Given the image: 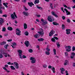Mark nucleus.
<instances>
[{
    "label": "nucleus",
    "instance_id": "nucleus-1",
    "mask_svg": "<svg viewBox=\"0 0 75 75\" xmlns=\"http://www.w3.org/2000/svg\"><path fill=\"white\" fill-rule=\"evenodd\" d=\"M40 30H41V31L38 32V33L39 34V35H40V37H43V36H44V31L41 28H40Z\"/></svg>",
    "mask_w": 75,
    "mask_h": 75
},
{
    "label": "nucleus",
    "instance_id": "nucleus-2",
    "mask_svg": "<svg viewBox=\"0 0 75 75\" xmlns=\"http://www.w3.org/2000/svg\"><path fill=\"white\" fill-rule=\"evenodd\" d=\"M30 60H32L31 61V63L32 64H35L36 62V60L35 59V58L33 57H30Z\"/></svg>",
    "mask_w": 75,
    "mask_h": 75
},
{
    "label": "nucleus",
    "instance_id": "nucleus-3",
    "mask_svg": "<svg viewBox=\"0 0 75 75\" xmlns=\"http://www.w3.org/2000/svg\"><path fill=\"white\" fill-rule=\"evenodd\" d=\"M65 48H66V51L67 52H69V51H71V46H66L65 47Z\"/></svg>",
    "mask_w": 75,
    "mask_h": 75
},
{
    "label": "nucleus",
    "instance_id": "nucleus-4",
    "mask_svg": "<svg viewBox=\"0 0 75 75\" xmlns=\"http://www.w3.org/2000/svg\"><path fill=\"white\" fill-rule=\"evenodd\" d=\"M16 30V35H21V31L20 30V29L17 28Z\"/></svg>",
    "mask_w": 75,
    "mask_h": 75
},
{
    "label": "nucleus",
    "instance_id": "nucleus-5",
    "mask_svg": "<svg viewBox=\"0 0 75 75\" xmlns=\"http://www.w3.org/2000/svg\"><path fill=\"white\" fill-rule=\"evenodd\" d=\"M41 21L42 23V25H45L47 24V22L43 19V18L41 19Z\"/></svg>",
    "mask_w": 75,
    "mask_h": 75
},
{
    "label": "nucleus",
    "instance_id": "nucleus-6",
    "mask_svg": "<svg viewBox=\"0 0 75 75\" xmlns=\"http://www.w3.org/2000/svg\"><path fill=\"white\" fill-rule=\"evenodd\" d=\"M18 52H19V56L20 57V58L21 59H23V57H22V51L21 50H18Z\"/></svg>",
    "mask_w": 75,
    "mask_h": 75
},
{
    "label": "nucleus",
    "instance_id": "nucleus-7",
    "mask_svg": "<svg viewBox=\"0 0 75 75\" xmlns=\"http://www.w3.org/2000/svg\"><path fill=\"white\" fill-rule=\"evenodd\" d=\"M48 21L50 22H52V21H54V19L53 18L52 19L51 16H48Z\"/></svg>",
    "mask_w": 75,
    "mask_h": 75
},
{
    "label": "nucleus",
    "instance_id": "nucleus-8",
    "mask_svg": "<svg viewBox=\"0 0 75 75\" xmlns=\"http://www.w3.org/2000/svg\"><path fill=\"white\" fill-rule=\"evenodd\" d=\"M25 44L27 47H28L30 45L29 41L27 40H26L25 42Z\"/></svg>",
    "mask_w": 75,
    "mask_h": 75
},
{
    "label": "nucleus",
    "instance_id": "nucleus-9",
    "mask_svg": "<svg viewBox=\"0 0 75 75\" xmlns=\"http://www.w3.org/2000/svg\"><path fill=\"white\" fill-rule=\"evenodd\" d=\"M0 51L1 53H0V54H4V55L5 57H7V53H6L4 52H3V51H2V50H0Z\"/></svg>",
    "mask_w": 75,
    "mask_h": 75
},
{
    "label": "nucleus",
    "instance_id": "nucleus-10",
    "mask_svg": "<svg viewBox=\"0 0 75 75\" xmlns=\"http://www.w3.org/2000/svg\"><path fill=\"white\" fill-rule=\"evenodd\" d=\"M14 64H15V67L16 68V69H18L19 68V65H18V64L16 62H14Z\"/></svg>",
    "mask_w": 75,
    "mask_h": 75
},
{
    "label": "nucleus",
    "instance_id": "nucleus-11",
    "mask_svg": "<svg viewBox=\"0 0 75 75\" xmlns=\"http://www.w3.org/2000/svg\"><path fill=\"white\" fill-rule=\"evenodd\" d=\"M55 39L56 40H59V39H58V38H57L56 37H53V38H52V41L53 42H55V41H56L55 40Z\"/></svg>",
    "mask_w": 75,
    "mask_h": 75
},
{
    "label": "nucleus",
    "instance_id": "nucleus-12",
    "mask_svg": "<svg viewBox=\"0 0 75 75\" xmlns=\"http://www.w3.org/2000/svg\"><path fill=\"white\" fill-rule=\"evenodd\" d=\"M55 33V31L53 30H52L49 34V36L50 37H51L53 35V34Z\"/></svg>",
    "mask_w": 75,
    "mask_h": 75
},
{
    "label": "nucleus",
    "instance_id": "nucleus-13",
    "mask_svg": "<svg viewBox=\"0 0 75 75\" xmlns=\"http://www.w3.org/2000/svg\"><path fill=\"white\" fill-rule=\"evenodd\" d=\"M64 11H66V13H67L66 14L67 15H70V14H71V13L69 12L68 11V10L66 9V8H64Z\"/></svg>",
    "mask_w": 75,
    "mask_h": 75
},
{
    "label": "nucleus",
    "instance_id": "nucleus-14",
    "mask_svg": "<svg viewBox=\"0 0 75 75\" xmlns=\"http://www.w3.org/2000/svg\"><path fill=\"white\" fill-rule=\"evenodd\" d=\"M75 56V53L74 52H72L71 53V55L70 56V58L71 59H73Z\"/></svg>",
    "mask_w": 75,
    "mask_h": 75
},
{
    "label": "nucleus",
    "instance_id": "nucleus-15",
    "mask_svg": "<svg viewBox=\"0 0 75 75\" xmlns=\"http://www.w3.org/2000/svg\"><path fill=\"white\" fill-rule=\"evenodd\" d=\"M51 14L53 16H55V17L58 18V16L57 15V14H56V13H55V12L52 11L51 12Z\"/></svg>",
    "mask_w": 75,
    "mask_h": 75
},
{
    "label": "nucleus",
    "instance_id": "nucleus-16",
    "mask_svg": "<svg viewBox=\"0 0 75 75\" xmlns=\"http://www.w3.org/2000/svg\"><path fill=\"white\" fill-rule=\"evenodd\" d=\"M66 34H69L71 33V30L70 29H67L66 30Z\"/></svg>",
    "mask_w": 75,
    "mask_h": 75
},
{
    "label": "nucleus",
    "instance_id": "nucleus-17",
    "mask_svg": "<svg viewBox=\"0 0 75 75\" xmlns=\"http://www.w3.org/2000/svg\"><path fill=\"white\" fill-rule=\"evenodd\" d=\"M23 14L26 16H28V13L27 12L24 11L23 12Z\"/></svg>",
    "mask_w": 75,
    "mask_h": 75
},
{
    "label": "nucleus",
    "instance_id": "nucleus-18",
    "mask_svg": "<svg viewBox=\"0 0 75 75\" xmlns=\"http://www.w3.org/2000/svg\"><path fill=\"white\" fill-rule=\"evenodd\" d=\"M40 3V1L39 0H35V2H34V4H38Z\"/></svg>",
    "mask_w": 75,
    "mask_h": 75
},
{
    "label": "nucleus",
    "instance_id": "nucleus-19",
    "mask_svg": "<svg viewBox=\"0 0 75 75\" xmlns=\"http://www.w3.org/2000/svg\"><path fill=\"white\" fill-rule=\"evenodd\" d=\"M28 5H29V6H30V7H32V6H34V4H33V3L32 2H29L28 3Z\"/></svg>",
    "mask_w": 75,
    "mask_h": 75
},
{
    "label": "nucleus",
    "instance_id": "nucleus-20",
    "mask_svg": "<svg viewBox=\"0 0 75 75\" xmlns=\"http://www.w3.org/2000/svg\"><path fill=\"white\" fill-rule=\"evenodd\" d=\"M1 8H2V5L1 4H0V13H3V11L1 9Z\"/></svg>",
    "mask_w": 75,
    "mask_h": 75
},
{
    "label": "nucleus",
    "instance_id": "nucleus-21",
    "mask_svg": "<svg viewBox=\"0 0 75 75\" xmlns=\"http://www.w3.org/2000/svg\"><path fill=\"white\" fill-rule=\"evenodd\" d=\"M38 41H43L44 40V39L42 38H40L38 39Z\"/></svg>",
    "mask_w": 75,
    "mask_h": 75
},
{
    "label": "nucleus",
    "instance_id": "nucleus-22",
    "mask_svg": "<svg viewBox=\"0 0 75 75\" xmlns=\"http://www.w3.org/2000/svg\"><path fill=\"white\" fill-rule=\"evenodd\" d=\"M24 29H27V25L25 23H24L23 24Z\"/></svg>",
    "mask_w": 75,
    "mask_h": 75
},
{
    "label": "nucleus",
    "instance_id": "nucleus-23",
    "mask_svg": "<svg viewBox=\"0 0 75 75\" xmlns=\"http://www.w3.org/2000/svg\"><path fill=\"white\" fill-rule=\"evenodd\" d=\"M8 30L9 31H12L13 30V28L11 27H8Z\"/></svg>",
    "mask_w": 75,
    "mask_h": 75
},
{
    "label": "nucleus",
    "instance_id": "nucleus-24",
    "mask_svg": "<svg viewBox=\"0 0 75 75\" xmlns=\"http://www.w3.org/2000/svg\"><path fill=\"white\" fill-rule=\"evenodd\" d=\"M3 4L4 5V6H5L6 7V8H8V6H7V5L8 4V3H6H6H4Z\"/></svg>",
    "mask_w": 75,
    "mask_h": 75
},
{
    "label": "nucleus",
    "instance_id": "nucleus-25",
    "mask_svg": "<svg viewBox=\"0 0 75 75\" xmlns=\"http://www.w3.org/2000/svg\"><path fill=\"white\" fill-rule=\"evenodd\" d=\"M4 22V20L2 18H0V24H2Z\"/></svg>",
    "mask_w": 75,
    "mask_h": 75
},
{
    "label": "nucleus",
    "instance_id": "nucleus-26",
    "mask_svg": "<svg viewBox=\"0 0 75 75\" xmlns=\"http://www.w3.org/2000/svg\"><path fill=\"white\" fill-rule=\"evenodd\" d=\"M6 44V42H1L0 45H5Z\"/></svg>",
    "mask_w": 75,
    "mask_h": 75
},
{
    "label": "nucleus",
    "instance_id": "nucleus-27",
    "mask_svg": "<svg viewBox=\"0 0 75 75\" xmlns=\"http://www.w3.org/2000/svg\"><path fill=\"white\" fill-rule=\"evenodd\" d=\"M56 44L57 45L58 48H59L60 47V45L59 44V42H57Z\"/></svg>",
    "mask_w": 75,
    "mask_h": 75
},
{
    "label": "nucleus",
    "instance_id": "nucleus-28",
    "mask_svg": "<svg viewBox=\"0 0 75 75\" xmlns=\"http://www.w3.org/2000/svg\"><path fill=\"white\" fill-rule=\"evenodd\" d=\"M68 63V61L67 60H65V63L64 64V65H67V64Z\"/></svg>",
    "mask_w": 75,
    "mask_h": 75
},
{
    "label": "nucleus",
    "instance_id": "nucleus-29",
    "mask_svg": "<svg viewBox=\"0 0 75 75\" xmlns=\"http://www.w3.org/2000/svg\"><path fill=\"white\" fill-rule=\"evenodd\" d=\"M3 68L4 70H5V71H6V72H9L10 71L8 70L7 69L6 67H4Z\"/></svg>",
    "mask_w": 75,
    "mask_h": 75
},
{
    "label": "nucleus",
    "instance_id": "nucleus-30",
    "mask_svg": "<svg viewBox=\"0 0 75 75\" xmlns=\"http://www.w3.org/2000/svg\"><path fill=\"white\" fill-rule=\"evenodd\" d=\"M14 16L15 15L13 14H12L11 15V18H13V19H15V17H14Z\"/></svg>",
    "mask_w": 75,
    "mask_h": 75
},
{
    "label": "nucleus",
    "instance_id": "nucleus-31",
    "mask_svg": "<svg viewBox=\"0 0 75 75\" xmlns=\"http://www.w3.org/2000/svg\"><path fill=\"white\" fill-rule=\"evenodd\" d=\"M45 54L46 55H49L50 54V53L49 51H45Z\"/></svg>",
    "mask_w": 75,
    "mask_h": 75
},
{
    "label": "nucleus",
    "instance_id": "nucleus-32",
    "mask_svg": "<svg viewBox=\"0 0 75 75\" xmlns=\"http://www.w3.org/2000/svg\"><path fill=\"white\" fill-rule=\"evenodd\" d=\"M53 25H58L59 24L58 23H57L56 22H53Z\"/></svg>",
    "mask_w": 75,
    "mask_h": 75
},
{
    "label": "nucleus",
    "instance_id": "nucleus-33",
    "mask_svg": "<svg viewBox=\"0 0 75 75\" xmlns=\"http://www.w3.org/2000/svg\"><path fill=\"white\" fill-rule=\"evenodd\" d=\"M8 47V45L6 44L4 46V48L6 49H7V47Z\"/></svg>",
    "mask_w": 75,
    "mask_h": 75
},
{
    "label": "nucleus",
    "instance_id": "nucleus-34",
    "mask_svg": "<svg viewBox=\"0 0 75 75\" xmlns=\"http://www.w3.org/2000/svg\"><path fill=\"white\" fill-rule=\"evenodd\" d=\"M38 34H36L34 36V37L35 38H38Z\"/></svg>",
    "mask_w": 75,
    "mask_h": 75
},
{
    "label": "nucleus",
    "instance_id": "nucleus-35",
    "mask_svg": "<svg viewBox=\"0 0 75 75\" xmlns=\"http://www.w3.org/2000/svg\"><path fill=\"white\" fill-rule=\"evenodd\" d=\"M60 69L61 70V71H62L63 72H64V71H65V69H64V68H60Z\"/></svg>",
    "mask_w": 75,
    "mask_h": 75
},
{
    "label": "nucleus",
    "instance_id": "nucleus-36",
    "mask_svg": "<svg viewBox=\"0 0 75 75\" xmlns=\"http://www.w3.org/2000/svg\"><path fill=\"white\" fill-rule=\"evenodd\" d=\"M52 69L53 71V73H55V68L54 67H52Z\"/></svg>",
    "mask_w": 75,
    "mask_h": 75
},
{
    "label": "nucleus",
    "instance_id": "nucleus-37",
    "mask_svg": "<svg viewBox=\"0 0 75 75\" xmlns=\"http://www.w3.org/2000/svg\"><path fill=\"white\" fill-rule=\"evenodd\" d=\"M50 8H51L52 9H54V8L52 7V3H50Z\"/></svg>",
    "mask_w": 75,
    "mask_h": 75
},
{
    "label": "nucleus",
    "instance_id": "nucleus-38",
    "mask_svg": "<svg viewBox=\"0 0 75 75\" xmlns=\"http://www.w3.org/2000/svg\"><path fill=\"white\" fill-rule=\"evenodd\" d=\"M11 69H13V70H15L16 69L13 67V66H11Z\"/></svg>",
    "mask_w": 75,
    "mask_h": 75
},
{
    "label": "nucleus",
    "instance_id": "nucleus-39",
    "mask_svg": "<svg viewBox=\"0 0 75 75\" xmlns=\"http://www.w3.org/2000/svg\"><path fill=\"white\" fill-rule=\"evenodd\" d=\"M36 7H37V8L40 9V10H42V7H38V6H36Z\"/></svg>",
    "mask_w": 75,
    "mask_h": 75
},
{
    "label": "nucleus",
    "instance_id": "nucleus-40",
    "mask_svg": "<svg viewBox=\"0 0 75 75\" xmlns=\"http://www.w3.org/2000/svg\"><path fill=\"white\" fill-rule=\"evenodd\" d=\"M25 35H28V32L27 31H26L25 33Z\"/></svg>",
    "mask_w": 75,
    "mask_h": 75
},
{
    "label": "nucleus",
    "instance_id": "nucleus-41",
    "mask_svg": "<svg viewBox=\"0 0 75 75\" xmlns=\"http://www.w3.org/2000/svg\"><path fill=\"white\" fill-rule=\"evenodd\" d=\"M6 28L5 27L3 28H2V31L3 32L6 31Z\"/></svg>",
    "mask_w": 75,
    "mask_h": 75
},
{
    "label": "nucleus",
    "instance_id": "nucleus-42",
    "mask_svg": "<svg viewBox=\"0 0 75 75\" xmlns=\"http://www.w3.org/2000/svg\"><path fill=\"white\" fill-rule=\"evenodd\" d=\"M53 51L54 55H56V50H55V49H54Z\"/></svg>",
    "mask_w": 75,
    "mask_h": 75
},
{
    "label": "nucleus",
    "instance_id": "nucleus-43",
    "mask_svg": "<svg viewBox=\"0 0 75 75\" xmlns=\"http://www.w3.org/2000/svg\"><path fill=\"white\" fill-rule=\"evenodd\" d=\"M3 58V55L1 53H0V58Z\"/></svg>",
    "mask_w": 75,
    "mask_h": 75
},
{
    "label": "nucleus",
    "instance_id": "nucleus-44",
    "mask_svg": "<svg viewBox=\"0 0 75 75\" xmlns=\"http://www.w3.org/2000/svg\"><path fill=\"white\" fill-rule=\"evenodd\" d=\"M33 49H30L29 50V52H30V53H32V52H33Z\"/></svg>",
    "mask_w": 75,
    "mask_h": 75
},
{
    "label": "nucleus",
    "instance_id": "nucleus-45",
    "mask_svg": "<svg viewBox=\"0 0 75 75\" xmlns=\"http://www.w3.org/2000/svg\"><path fill=\"white\" fill-rule=\"evenodd\" d=\"M72 50L73 51H74L75 50V46H73L72 47Z\"/></svg>",
    "mask_w": 75,
    "mask_h": 75
},
{
    "label": "nucleus",
    "instance_id": "nucleus-46",
    "mask_svg": "<svg viewBox=\"0 0 75 75\" xmlns=\"http://www.w3.org/2000/svg\"><path fill=\"white\" fill-rule=\"evenodd\" d=\"M67 21V23H70V22H71V20H70V19H68Z\"/></svg>",
    "mask_w": 75,
    "mask_h": 75
},
{
    "label": "nucleus",
    "instance_id": "nucleus-47",
    "mask_svg": "<svg viewBox=\"0 0 75 75\" xmlns=\"http://www.w3.org/2000/svg\"><path fill=\"white\" fill-rule=\"evenodd\" d=\"M61 8V10L63 12V13H65V11H64V8L62 7Z\"/></svg>",
    "mask_w": 75,
    "mask_h": 75
},
{
    "label": "nucleus",
    "instance_id": "nucleus-48",
    "mask_svg": "<svg viewBox=\"0 0 75 75\" xmlns=\"http://www.w3.org/2000/svg\"><path fill=\"white\" fill-rule=\"evenodd\" d=\"M12 44L13 46H17V44H16V43L14 42L12 43Z\"/></svg>",
    "mask_w": 75,
    "mask_h": 75
},
{
    "label": "nucleus",
    "instance_id": "nucleus-49",
    "mask_svg": "<svg viewBox=\"0 0 75 75\" xmlns=\"http://www.w3.org/2000/svg\"><path fill=\"white\" fill-rule=\"evenodd\" d=\"M24 8L25 11H27V10H28V9L25 6H24Z\"/></svg>",
    "mask_w": 75,
    "mask_h": 75
},
{
    "label": "nucleus",
    "instance_id": "nucleus-50",
    "mask_svg": "<svg viewBox=\"0 0 75 75\" xmlns=\"http://www.w3.org/2000/svg\"><path fill=\"white\" fill-rule=\"evenodd\" d=\"M43 67H44V68H47V65L46 64H45L43 66Z\"/></svg>",
    "mask_w": 75,
    "mask_h": 75
},
{
    "label": "nucleus",
    "instance_id": "nucleus-51",
    "mask_svg": "<svg viewBox=\"0 0 75 75\" xmlns=\"http://www.w3.org/2000/svg\"><path fill=\"white\" fill-rule=\"evenodd\" d=\"M7 15L6 14H5L4 15L2 16V17H7Z\"/></svg>",
    "mask_w": 75,
    "mask_h": 75
},
{
    "label": "nucleus",
    "instance_id": "nucleus-52",
    "mask_svg": "<svg viewBox=\"0 0 75 75\" xmlns=\"http://www.w3.org/2000/svg\"><path fill=\"white\" fill-rule=\"evenodd\" d=\"M22 57L23 58H27V57L24 55H23Z\"/></svg>",
    "mask_w": 75,
    "mask_h": 75
},
{
    "label": "nucleus",
    "instance_id": "nucleus-53",
    "mask_svg": "<svg viewBox=\"0 0 75 75\" xmlns=\"http://www.w3.org/2000/svg\"><path fill=\"white\" fill-rule=\"evenodd\" d=\"M48 68L49 69H50L52 68V66H51V65H49Z\"/></svg>",
    "mask_w": 75,
    "mask_h": 75
},
{
    "label": "nucleus",
    "instance_id": "nucleus-54",
    "mask_svg": "<svg viewBox=\"0 0 75 75\" xmlns=\"http://www.w3.org/2000/svg\"><path fill=\"white\" fill-rule=\"evenodd\" d=\"M47 51H50V49H49L48 48H46Z\"/></svg>",
    "mask_w": 75,
    "mask_h": 75
},
{
    "label": "nucleus",
    "instance_id": "nucleus-55",
    "mask_svg": "<svg viewBox=\"0 0 75 75\" xmlns=\"http://www.w3.org/2000/svg\"><path fill=\"white\" fill-rule=\"evenodd\" d=\"M8 42H11V41H12V39H9V40H7Z\"/></svg>",
    "mask_w": 75,
    "mask_h": 75
},
{
    "label": "nucleus",
    "instance_id": "nucleus-56",
    "mask_svg": "<svg viewBox=\"0 0 75 75\" xmlns=\"http://www.w3.org/2000/svg\"><path fill=\"white\" fill-rule=\"evenodd\" d=\"M64 54H65V56H68V53H67V52H65L64 53Z\"/></svg>",
    "mask_w": 75,
    "mask_h": 75
},
{
    "label": "nucleus",
    "instance_id": "nucleus-57",
    "mask_svg": "<svg viewBox=\"0 0 75 75\" xmlns=\"http://www.w3.org/2000/svg\"><path fill=\"white\" fill-rule=\"evenodd\" d=\"M62 18L63 20H65V17L64 16H62Z\"/></svg>",
    "mask_w": 75,
    "mask_h": 75
},
{
    "label": "nucleus",
    "instance_id": "nucleus-58",
    "mask_svg": "<svg viewBox=\"0 0 75 75\" xmlns=\"http://www.w3.org/2000/svg\"><path fill=\"white\" fill-rule=\"evenodd\" d=\"M66 75H69V74H68V73L67 71H66Z\"/></svg>",
    "mask_w": 75,
    "mask_h": 75
},
{
    "label": "nucleus",
    "instance_id": "nucleus-59",
    "mask_svg": "<svg viewBox=\"0 0 75 75\" xmlns=\"http://www.w3.org/2000/svg\"><path fill=\"white\" fill-rule=\"evenodd\" d=\"M64 7H65L66 8H67L68 7V6H67L65 5H64Z\"/></svg>",
    "mask_w": 75,
    "mask_h": 75
},
{
    "label": "nucleus",
    "instance_id": "nucleus-60",
    "mask_svg": "<svg viewBox=\"0 0 75 75\" xmlns=\"http://www.w3.org/2000/svg\"><path fill=\"white\" fill-rule=\"evenodd\" d=\"M5 67L6 68H8V65L6 64V65H5Z\"/></svg>",
    "mask_w": 75,
    "mask_h": 75
},
{
    "label": "nucleus",
    "instance_id": "nucleus-61",
    "mask_svg": "<svg viewBox=\"0 0 75 75\" xmlns=\"http://www.w3.org/2000/svg\"><path fill=\"white\" fill-rule=\"evenodd\" d=\"M26 0H23L22 1V2H23V3H25V2Z\"/></svg>",
    "mask_w": 75,
    "mask_h": 75
},
{
    "label": "nucleus",
    "instance_id": "nucleus-62",
    "mask_svg": "<svg viewBox=\"0 0 75 75\" xmlns=\"http://www.w3.org/2000/svg\"><path fill=\"white\" fill-rule=\"evenodd\" d=\"M15 23H16V24H17V23H18V22H17V21H15Z\"/></svg>",
    "mask_w": 75,
    "mask_h": 75
},
{
    "label": "nucleus",
    "instance_id": "nucleus-63",
    "mask_svg": "<svg viewBox=\"0 0 75 75\" xmlns=\"http://www.w3.org/2000/svg\"><path fill=\"white\" fill-rule=\"evenodd\" d=\"M73 67H75V63H74L73 64Z\"/></svg>",
    "mask_w": 75,
    "mask_h": 75
},
{
    "label": "nucleus",
    "instance_id": "nucleus-64",
    "mask_svg": "<svg viewBox=\"0 0 75 75\" xmlns=\"http://www.w3.org/2000/svg\"><path fill=\"white\" fill-rule=\"evenodd\" d=\"M72 1L74 3H75V0H72Z\"/></svg>",
    "mask_w": 75,
    "mask_h": 75
}]
</instances>
